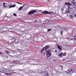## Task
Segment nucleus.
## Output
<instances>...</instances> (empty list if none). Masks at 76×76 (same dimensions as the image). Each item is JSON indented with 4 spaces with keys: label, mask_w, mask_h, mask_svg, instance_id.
<instances>
[{
    "label": "nucleus",
    "mask_w": 76,
    "mask_h": 76,
    "mask_svg": "<svg viewBox=\"0 0 76 76\" xmlns=\"http://www.w3.org/2000/svg\"><path fill=\"white\" fill-rule=\"evenodd\" d=\"M5 52L7 54H9V52L6 50H5Z\"/></svg>",
    "instance_id": "18"
},
{
    "label": "nucleus",
    "mask_w": 76,
    "mask_h": 76,
    "mask_svg": "<svg viewBox=\"0 0 76 76\" xmlns=\"http://www.w3.org/2000/svg\"><path fill=\"white\" fill-rule=\"evenodd\" d=\"M59 67L61 68V70H63V66H62V65H60Z\"/></svg>",
    "instance_id": "17"
},
{
    "label": "nucleus",
    "mask_w": 76,
    "mask_h": 76,
    "mask_svg": "<svg viewBox=\"0 0 76 76\" xmlns=\"http://www.w3.org/2000/svg\"><path fill=\"white\" fill-rule=\"evenodd\" d=\"M74 16H75V17H76V14H75L74 15Z\"/></svg>",
    "instance_id": "34"
},
{
    "label": "nucleus",
    "mask_w": 76,
    "mask_h": 76,
    "mask_svg": "<svg viewBox=\"0 0 76 76\" xmlns=\"http://www.w3.org/2000/svg\"><path fill=\"white\" fill-rule=\"evenodd\" d=\"M1 12L0 11V15H1Z\"/></svg>",
    "instance_id": "33"
},
{
    "label": "nucleus",
    "mask_w": 76,
    "mask_h": 76,
    "mask_svg": "<svg viewBox=\"0 0 76 76\" xmlns=\"http://www.w3.org/2000/svg\"><path fill=\"white\" fill-rule=\"evenodd\" d=\"M65 61V59H63V60H62V61Z\"/></svg>",
    "instance_id": "30"
},
{
    "label": "nucleus",
    "mask_w": 76,
    "mask_h": 76,
    "mask_svg": "<svg viewBox=\"0 0 76 76\" xmlns=\"http://www.w3.org/2000/svg\"><path fill=\"white\" fill-rule=\"evenodd\" d=\"M5 75H9V76H10V75H12V73H6L5 74Z\"/></svg>",
    "instance_id": "14"
},
{
    "label": "nucleus",
    "mask_w": 76,
    "mask_h": 76,
    "mask_svg": "<svg viewBox=\"0 0 76 76\" xmlns=\"http://www.w3.org/2000/svg\"><path fill=\"white\" fill-rule=\"evenodd\" d=\"M58 48V49L59 50H61V51L62 50V48H61V47L60 46H59L58 45H57Z\"/></svg>",
    "instance_id": "10"
},
{
    "label": "nucleus",
    "mask_w": 76,
    "mask_h": 76,
    "mask_svg": "<svg viewBox=\"0 0 76 76\" xmlns=\"http://www.w3.org/2000/svg\"><path fill=\"white\" fill-rule=\"evenodd\" d=\"M38 12H42V11L40 10H38Z\"/></svg>",
    "instance_id": "28"
},
{
    "label": "nucleus",
    "mask_w": 76,
    "mask_h": 76,
    "mask_svg": "<svg viewBox=\"0 0 76 76\" xmlns=\"http://www.w3.org/2000/svg\"><path fill=\"white\" fill-rule=\"evenodd\" d=\"M16 3H18V4H22L21 3H20L19 2H16Z\"/></svg>",
    "instance_id": "22"
},
{
    "label": "nucleus",
    "mask_w": 76,
    "mask_h": 76,
    "mask_svg": "<svg viewBox=\"0 0 76 76\" xmlns=\"http://www.w3.org/2000/svg\"><path fill=\"white\" fill-rule=\"evenodd\" d=\"M72 69H69L68 70L66 71V73H67L69 74V73H71V72H72Z\"/></svg>",
    "instance_id": "8"
},
{
    "label": "nucleus",
    "mask_w": 76,
    "mask_h": 76,
    "mask_svg": "<svg viewBox=\"0 0 76 76\" xmlns=\"http://www.w3.org/2000/svg\"><path fill=\"white\" fill-rule=\"evenodd\" d=\"M52 60V61H53V62H56V61H57V58H53Z\"/></svg>",
    "instance_id": "9"
},
{
    "label": "nucleus",
    "mask_w": 76,
    "mask_h": 76,
    "mask_svg": "<svg viewBox=\"0 0 76 76\" xmlns=\"http://www.w3.org/2000/svg\"><path fill=\"white\" fill-rule=\"evenodd\" d=\"M13 16H17V14H16L15 13H14L13 14Z\"/></svg>",
    "instance_id": "19"
},
{
    "label": "nucleus",
    "mask_w": 76,
    "mask_h": 76,
    "mask_svg": "<svg viewBox=\"0 0 76 76\" xmlns=\"http://www.w3.org/2000/svg\"><path fill=\"white\" fill-rule=\"evenodd\" d=\"M66 4V5H67L68 6V13H70V4L69 2H65L64 4Z\"/></svg>",
    "instance_id": "6"
},
{
    "label": "nucleus",
    "mask_w": 76,
    "mask_h": 76,
    "mask_svg": "<svg viewBox=\"0 0 76 76\" xmlns=\"http://www.w3.org/2000/svg\"><path fill=\"white\" fill-rule=\"evenodd\" d=\"M52 13H53V12H48L47 11H44L42 12V15H46L47 14L50 15V14H52Z\"/></svg>",
    "instance_id": "2"
},
{
    "label": "nucleus",
    "mask_w": 76,
    "mask_h": 76,
    "mask_svg": "<svg viewBox=\"0 0 76 76\" xmlns=\"http://www.w3.org/2000/svg\"><path fill=\"white\" fill-rule=\"evenodd\" d=\"M7 70V68H4L3 67H1L0 68V72L2 73H6V71Z\"/></svg>",
    "instance_id": "3"
},
{
    "label": "nucleus",
    "mask_w": 76,
    "mask_h": 76,
    "mask_svg": "<svg viewBox=\"0 0 76 76\" xmlns=\"http://www.w3.org/2000/svg\"><path fill=\"white\" fill-rule=\"evenodd\" d=\"M50 48V46L49 45H46L45 46V50H47L48 48Z\"/></svg>",
    "instance_id": "11"
},
{
    "label": "nucleus",
    "mask_w": 76,
    "mask_h": 76,
    "mask_svg": "<svg viewBox=\"0 0 76 76\" xmlns=\"http://www.w3.org/2000/svg\"><path fill=\"white\" fill-rule=\"evenodd\" d=\"M75 5V6H76V5Z\"/></svg>",
    "instance_id": "38"
},
{
    "label": "nucleus",
    "mask_w": 76,
    "mask_h": 76,
    "mask_svg": "<svg viewBox=\"0 0 76 76\" xmlns=\"http://www.w3.org/2000/svg\"><path fill=\"white\" fill-rule=\"evenodd\" d=\"M24 7V6H22L20 7H19V8L18 9V11H21L22 10V8H23V7Z\"/></svg>",
    "instance_id": "12"
},
{
    "label": "nucleus",
    "mask_w": 76,
    "mask_h": 76,
    "mask_svg": "<svg viewBox=\"0 0 76 76\" xmlns=\"http://www.w3.org/2000/svg\"><path fill=\"white\" fill-rule=\"evenodd\" d=\"M63 31L61 30V35H63Z\"/></svg>",
    "instance_id": "21"
},
{
    "label": "nucleus",
    "mask_w": 76,
    "mask_h": 76,
    "mask_svg": "<svg viewBox=\"0 0 76 76\" xmlns=\"http://www.w3.org/2000/svg\"><path fill=\"white\" fill-rule=\"evenodd\" d=\"M69 17L71 19H73V15H69Z\"/></svg>",
    "instance_id": "15"
},
{
    "label": "nucleus",
    "mask_w": 76,
    "mask_h": 76,
    "mask_svg": "<svg viewBox=\"0 0 76 76\" xmlns=\"http://www.w3.org/2000/svg\"><path fill=\"white\" fill-rule=\"evenodd\" d=\"M7 30H6L5 31H3V32H6V31Z\"/></svg>",
    "instance_id": "27"
},
{
    "label": "nucleus",
    "mask_w": 76,
    "mask_h": 76,
    "mask_svg": "<svg viewBox=\"0 0 76 76\" xmlns=\"http://www.w3.org/2000/svg\"><path fill=\"white\" fill-rule=\"evenodd\" d=\"M66 56V52H64V53L62 52H61L60 54L58 55V57H59V58H62V57H63V56Z\"/></svg>",
    "instance_id": "5"
},
{
    "label": "nucleus",
    "mask_w": 76,
    "mask_h": 76,
    "mask_svg": "<svg viewBox=\"0 0 76 76\" xmlns=\"http://www.w3.org/2000/svg\"><path fill=\"white\" fill-rule=\"evenodd\" d=\"M52 30L51 28H50L48 30V32H49V31H51Z\"/></svg>",
    "instance_id": "20"
},
{
    "label": "nucleus",
    "mask_w": 76,
    "mask_h": 76,
    "mask_svg": "<svg viewBox=\"0 0 76 76\" xmlns=\"http://www.w3.org/2000/svg\"><path fill=\"white\" fill-rule=\"evenodd\" d=\"M74 37H76V34L75 33V35H74Z\"/></svg>",
    "instance_id": "25"
},
{
    "label": "nucleus",
    "mask_w": 76,
    "mask_h": 76,
    "mask_svg": "<svg viewBox=\"0 0 76 76\" xmlns=\"http://www.w3.org/2000/svg\"><path fill=\"white\" fill-rule=\"evenodd\" d=\"M55 52H56V53H57V50H55Z\"/></svg>",
    "instance_id": "32"
},
{
    "label": "nucleus",
    "mask_w": 76,
    "mask_h": 76,
    "mask_svg": "<svg viewBox=\"0 0 76 76\" xmlns=\"http://www.w3.org/2000/svg\"><path fill=\"white\" fill-rule=\"evenodd\" d=\"M7 18V17H5V18H4V19H6V18Z\"/></svg>",
    "instance_id": "35"
},
{
    "label": "nucleus",
    "mask_w": 76,
    "mask_h": 76,
    "mask_svg": "<svg viewBox=\"0 0 76 76\" xmlns=\"http://www.w3.org/2000/svg\"><path fill=\"white\" fill-rule=\"evenodd\" d=\"M51 0L53 1V0Z\"/></svg>",
    "instance_id": "37"
},
{
    "label": "nucleus",
    "mask_w": 76,
    "mask_h": 76,
    "mask_svg": "<svg viewBox=\"0 0 76 76\" xmlns=\"http://www.w3.org/2000/svg\"><path fill=\"white\" fill-rule=\"evenodd\" d=\"M35 22H36V23H37V20H35L33 22V23H35Z\"/></svg>",
    "instance_id": "23"
},
{
    "label": "nucleus",
    "mask_w": 76,
    "mask_h": 76,
    "mask_svg": "<svg viewBox=\"0 0 76 76\" xmlns=\"http://www.w3.org/2000/svg\"><path fill=\"white\" fill-rule=\"evenodd\" d=\"M45 49V47H43V48L41 50V52L42 53V52H43V51Z\"/></svg>",
    "instance_id": "13"
},
{
    "label": "nucleus",
    "mask_w": 76,
    "mask_h": 76,
    "mask_svg": "<svg viewBox=\"0 0 76 76\" xmlns=\"http://www.w3.org/2000/svg\"><path fill=\"white\" fill-rule=\"evenodd\" d=\"M13 39H14V41H16V39H15L13 38Z\"/></svg>",
    "instance_id": "31"
},
{
    "label": "nucleus",
    "mask_w": 76,
    "mask_h": 76,
    "mask_svg": "<svg viewBox=\"0 0 76 76\" xmlns=\"http://www.w3.org/2000/svg\"><path fill=\"white\" fill-rule=\"evenodd\" d=\"M47 58H48L49 57H50L51 55V50H47L46 52Z\"/></svg>",
    "instance_id": "4"
},
{
    "label": "nucleus",
    "mask_w": 76,
    "mask_h": 76,
    "mask_svg": "<svg viewBox=\"0 0 76 76\" xmlns=\"http://www.w3.org/2000/svg\"><path fill=\"white\" fill-rule=\"evenodd\" d=\"M3 6L4 8L7 7L8 6H9V8H12V7H15L16 4H14V5H12L11 4V3H10V4H9L8 3L5 2L3 3Z\"/></svg>",
    "instance_id": "1"
},
{
    "label": "nucleus",
    "mask_w": 76,
    "mask_h": 76,
    "mask_svg": "<svg viewBox=\"0 0 76 76\" xmlns=\"http://www.w3.org/2000/svg\"><path fill=\"white\" fill-rule=\"evenodd\" d=\"M3 54V53H2V52H0V55H2Z\"/></svg>",
    "instance_id": "24"
},
{
    "label": "nucleus",
    "mask_w": 76,
    "mask_h": 76,
    "mask_svg": "<svg viewBox=\"0 0 76 76\" xmlns=\"http://www.w3.org/2000/svg\"><path fill=\"white\" fill-rule=\"evenodd\" d=\"M6 58H8V57H6Z\"/></svg>",
    "instance_id": "36"
},
{
    "label": "nucleus",
    "mask_w": 76,
    "mask_h": 76,
    "mask_svg": "<svg viewBox=\"0 0 76 76\" xmlns=\"http://www.w3.org/2000/svg\"><path fill=\"white\" fill-rule=\"evenodd\" d=\"M72 39L75 40V41H76V38H73Z\"/></svg>",
    "instance_id": "26"
},
{
    "label": "nucleus",
    "mask_w": 76,
    "mask_h": 76,
    "mask_svg": "<svg viewBox=\"0 0 76 76\" xmlns=\"http://www.w3.org/2000/svg\"><path fill=\"white\" fill-rule=\"evenodd\" d=\"M37 12V10H32L31 11H29V12H28V15H32V14H33L34 13H36Z\"/></svg>",
    "instance_id": "7"
},
{
    "label": "nucleus",
    "mask_w": 76,
    "mask_h": 76,
    "mask_svg": "<svg viewBox=\"0 0 76 76\" xmlns=\"http://www.w3.org/2000/svg\"><path fill=\"white\" fill-rule=\"evenodd\" d=\"M43 76H48V73H46Z\"/></svg>",
    "instance_id": "16"
},
{
    "label": "nucleus",
    "mask_w": 76,
    "mask_h": 76,
    "mask_svg": "<svg viewBox=\"0 0 76 76\" xmlns=\"http://www.w3.org/2000/svg\"><path fill=\"white\" fill-rule=\"evenodd\" d=\"M18 51H20V49H18Z\"/></svg>",
    "instance_id": "29"
}]
</instances>
